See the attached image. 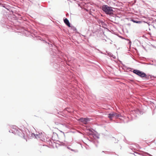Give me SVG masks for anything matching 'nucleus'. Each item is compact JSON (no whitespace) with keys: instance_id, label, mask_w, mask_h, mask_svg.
I'll return each instance as SVG.
<instances>
[{"instance_id":"obj_1","label":"nucleus","mask_w":156,"mask_h":156,"mask_svg":"<svg viewBox=\"0 0 156 156\" xmlns=\"http://www.w3.org/2000/svg\"><path fill=\"white\" fill-rule=\"evenodd\" d=\"M102 9L106 14L111 15L113 14V8L106 5H104L102 6Z\"/></svg>"},{"instance_id":"obj_2","label":"nucleus","mask_w":156,"mask_h":156,"mask_svg":"<svg viewBox=\"0 0 156 156\" xmlns=\"http://www.w3.org/2000/svg\"><path fill=\"white\" fill-rule=\"evenodd\" d=\"M92 119L91 118H84L82 117L78 119V120L79 122H82L84 124H88Z\"/></svg>"},{"instance_id":"obj_3","label":"nucleus","mask_w":156,"mask_h":156,"mask_svg":"<svg viewBox=\"0 0 156 156\" xmlns=\"http://www.w3.org/2000/svg\"><path fill=\"white\" fill-rule=\"evenodd\" d=\"M133 73L141 77H146L147 76L145 73L138 70H134L133 71Z\"/></svg>"},{"instance_id":"obj_4","label":"nucleus","mask_w":156,"mask_h":156,"mask_svg":"<svg viewBox=\"0 0 156 156\" xmlns=\"http://www.w3.org/2000/svg\"><path fill=\"white\" fill-rule=\"evenodd\" d=\"M64 21L65 23L69 27H70V23L69 20L67 18H65L64 20Z\"/></svg>"},{"instance_id":"obj_5","label":"nucleus","mask_w":156,"mask_h":156,"mask_svg":"<svg viewBox=\"0 0 156 156\" xmlns=\"http://www.w3.org/2000/svg\"><path fill=\"white\" fill-rule=\"evenodd\" d=\"M114 115L113 114V112L109 114L108 115V117L111 120L112 119L114 118Z\"/></svg>"},{"instance_id":"obj_6","label":"nucleus","mask_w":156,"mask_h":156,"mask_svg":"<svg viewBox=\"0 0 156 156\" xmlns=\"http://www.w3.org/2000/svg\"><path fill=\"white\" fill-rule=\"evenodd\" d=\"M113 114L114 115V117L115 119L118 118L120 116V114L117 113H116L113 112Z\"/></svg>"},{"instance_id":"obj_7","label":"nucleus","mask_w":156,"mask_h":156,"mask_svg":"<svg viewBox=\"0 0 156 156\" xmlns=\"http://www.w3.org/2000/svg\"><path fill=\"white\" fill-rule=\"evenodd\" d=\"M131 20L134 23H142L141 21H138L136 20H135L133 19L132 20Z\"/></svg>"},{"instance_id":"obj_8","label":"nucleus","mask_w":156,"mask_h":156,"mask_svg":"<svg viewBox=\"0 0 156 156\" xmlns=\"http://www.w3.org/2000/svg\"><path fill=\"white\" fill-rule=\"evenodd\" d=\"M139 110H136V111H133L132 112L133 113H138V112H139Z\"/></svg>"},{"instance_id":"obj_9","label":"nucleus","mask_w":156,"mask_h":156,"mask_svg":"<svg viewBox=\"0 0 156 156\" xmlns=\"http://www.w3.org/2000/svg\"><path fill=\"white\" fill-rule=\"evenodd\" d=\"M57 125H58L59 126H62L63 125L62 124H61V123H59L58 124H57Z\"/></svg>"},{"instance_id":"obj_10","label":"nucleus","mask_w":156,"mask_h":156,"mask_svg":"<svg viewBox=\"0 0 156 156\" xmlns=\"http://www.w3.org/2000/svg\"><path fill=\"white\" fill-rule=\"evenodd\" d=\"M48 44H49V47L50 48H51V47H53V45H52V44H49V43H48Z\"/></svg>"},{"instance_id":"obj_11","label":"nucleus","mask_w":156,"mask_h":156,"mask_svg":"<svg viewBox=\"0 0 156 156\" xmlns=\"http://www.w3.org/2000/svg\"><path fill=\"white\" fill-rule=\"evenodd\" d=\"M131 44V41H129V44L130 45V44Z\"/></svg>"},{"instance_id":"obj_12","label":"nucleus","mask_w":156,"mask_h":156,"mask_svg":"<svg viewBox=\"0 0 156 156\" xmlns=\"http://www.w3.org/2000/svg\"><path fill=\"white\" fill-rule=\"evenodd\" d=\"M83 36H84V37H85V36H84V35H83Z\"/></svg>"}]
</instances>
